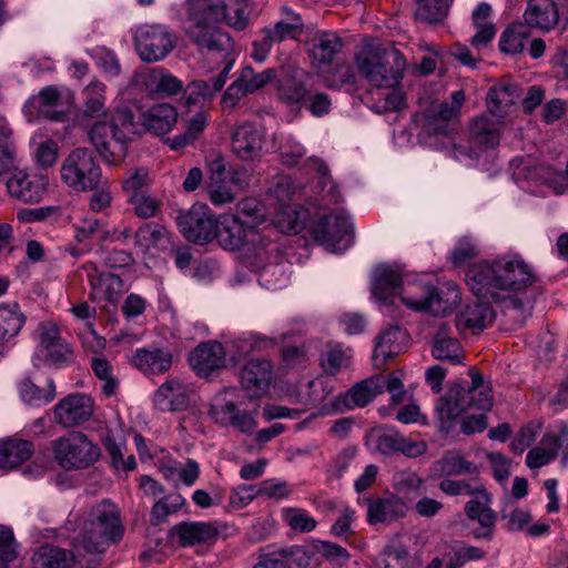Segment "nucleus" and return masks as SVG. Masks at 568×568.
Instances as JSON below:
<instances>
[{"instance_id":"1","label":"nucleus","mask_w":568,"mask_h":568,"mask_svg":"<svg viewBox=\"0 0 568 568\" xmlns=\"http://www.w3.org/2000/svg\"><path fill=\"white\" fill-rule=\"evenodd\" d=\"M174 11L189 41L222 67L219 75L210 81L194 80L185 88V104L203 106L223 89L234 64L233 41L221 30V24L224 22L243 31L248 26V17L242 6L229 11L225 0H185Z\"/></svg>"},{"instance_id":"2","label":"nucleus","mask_w":568,"mask_h":568,"mask_svg":"<svg viewBox=\"0 0 568 568\" xmlns=\"http://www.w3.org/2000/svg\"><path fill=\"white\" fill-rule=\"evenodd\" d=\"M466 283L474 295L514 312L521 323L531 316L541 293L535 267L518 253H505L470 265Z\"/></svg>"},{"instance_id":"3","label":"nucleus","mask_w":568,"mask_h":568,"mask_svg":"<svg viewBox=\"0 0 568 568\" xmlns=\"http://www.w3.org/2000/svg\"><path fill=\"white\" fill-rule=\"evenodd\" d=\"M371 293L390 316H394L390 306L396 296L407 308L435 316L453 312L460 302L457 286L449 285L447 292H439L423 275L404 274L398 265L390 264H379L373 270Z\"/></svg>"},{"instance_id":"4","label":"nucleus","mask_w":568,"mask_h":568,"mask_svg":"<svg viewBox=\"0 0 568 568\" xmlns=\"http://www.w3.org/2000/svg\"><path fill=\"white\" fill-rule=\"evenodd\" d=\"M469 375L470 386L455 383L437 399L435 420L439 432L449 434L454 430L457 419L468 409L489 410L493 407L491 387L484 382L478 372L471 369Z\"/></svg>"},{"instance_id":"5","label":"nucleus","mask_w":568,"mask_h":568,"mask_svg":"<svg viewBox=\"0 0 568 568\" xmlns=\"http://www.w3.org/2000/svg\"><path fill=\"white\" fill-rule=\"evenodd\" d=\"M134 132V116L129 109L123 108L115 110L109 122H95L89 131V138L108 164L118 165L125 159L126 144Z\"/></svg>"},{"instance_id":"6","label":"nucleus","mask_w":568,"mask_h":568,"mask_svg":"<svg viewBox=\"0 0 568 568\" xmlns=\"http://www.w3.org/2000/svg\"><path fill=\"white\" fill-rule=\"evenodd\" d=\"M358 72L378 89H390L403 79L406 61L395 48H378L367 43L355 57Z\"/></svg>"},{"instance_id":"7","label":"nucleus","mask_w":568,"mask_h":568,"mask_svg":"<svg viewBox=\"0 0 568 568\" xmlns=\"http://www.w3.org/2000/svg\"><path fill=\"white\" fill-rule=\"evenodd\" d=\"M81 545L88 552H103L123 534L119 511L114 504L102 501L91 509L82 525Z\"/></svg>"},{"instance_id":"8","label":"nucleus","mask_w":568,"mask_h":568,"mask_svg":"<svg viewBox=\"0 0 568 568\" xmlns=\"http://www.w3.org/2000/svg\"><path fill=\"white\" fill-rule=\"evenodd\" d=\"M62 181L78 192L92 191L102 180L101 168L91 150L77 148L69 153L61 165Z\"/></svg>"},{"instance_id":"9","label":"nucleus","mask_w":568,"mask_h":568,"mask_svg":"<svg viewBox=\"0 0 568 568\" xmlns=\"http://www.w3.org/2000/svg\"><path fill=\"white\" fill-rule=\"evenodd\" d=\"M53 456L64 469H84L100 457V448L81 432H71L53 443Z\"/></svg>"},{"instance_id":"10","label":"nucleus","mask_w":568,"mask_h":568,"mask_svg":"<svg viewBox=\"0 0 568 568\" xmlns=\"http://www.w3.org/2000/svg\"><path fill=\"white\" fill-rule=\"evenodd\" d=\"M297 190V185L288 176L280 178L274 186L273 193L278 201V207L276 209L273 223L282 233H300L308 216L307 211L294 203Z\"/></svg>"},{"instance_id":"11","label":"nucleus","mask_w":568,"mask_h":568,"mask_svg":"<svg viewBox=\"0 0 568 568\" xmlns=\"http://www.w3.org/2000/svg\"><path fill=\"white\" fill-rule=\"evenodd\" d=\"M353 224L345 212H331L321 214L311 225L314 240L327 251L338 253L351 245V231Z\"/></svg>"},{"instance_id":"12","label":"nucleus","mask_w":568,"mask_h":568,"mask_svg":"<svg viewBox=\"0 0 568 568\" xmlns=\"http://www.w3.org/2000/svg\"><path fill=\"white\" fill-rule=\"evenodd\" d=\"M73 356L70 345L60 336L55 324L41 323L38 326V344L33 355V365L49 364L55 367L67 365Z\"/></svg>"},{"instance_id":"13","label":"nucleus","mask_w":568,"mask_h":568,"mask_svg":"<svg viewBox=\"0 0 568 568\" xmlns=\"http://www.w3.org/2000/svg\"><path fill=\"white\" fill-rule=\"evenodd\" d=\"M134 41L138 54L146 62H158L164 59L175 45L174 34L162 24L139 27Z\"/></svg>"},{"instance_id":"14","label":"nucleus","mask_w":568,"mask_h":568,"mask_svg":"<svg viewBox=\"0 0 568 568\" xmlns=\"http://www.w3.org/2000/svg\"><path fill=\"white\" fill-rule=\"evenodd\" d=\"M216 221L207 205L196 203L178 216V226L187 241L204 244L214 239Z\"/></svg>"},{"instance_id":"15","label":"nucleus","mask_w":568,"mask_h":568,"mask_svg":"<svg viewBox=\"0 0 568 568\" xmlns=\"http://www.w3.org/2000/svg\"><path fill=\"white\" fill-rule=\"evenodd\" d=\"M236 215L223 214L216 221L214 239L225 250H240L245 244H256L257 231L254 225H245Z\"/></svg>"},{"instance_id":"16","label":"nucleus","mask_w":568,"mask_h":568,"mask_svg":"<svg viewBox=\"0 0 568 568\" xmlns=\"http://www.w3.org/2000/svg\"><path fill=\"white\" fill-rule=\"evenodd\" d=\"M265 144V130L257 123L243 121L231 131L233 153L243 161H254L262 156Z\"/></svg>"},{"instance_id":"17","label":"nucleus","mask_w":568,"mask_h":568,"mask_svg":"<svg viewBox=\"0 0 568 568\" xmlns=\"http://www.w3.org/2000/svg\"><path fill=\"white\" fill-rule=\"evenodd\" d=\"M382 382L379 377L372 376L356 383L348 392L335 396L329 405H323L322 412L329 414L334 412H345L355 407H365L378 394H382Z\"/></svg>"},{"instance_id":"18","label":"nucleus","mask_w":568,"mask_h":568,"mask_svg":"<svg viewBox=\"0 0 568 568\" xmlns=\"http://www.w3.org/2000/svg\"><path fill=\"white\" fill-rule=\"evenodd\" d=\"M90 285V300L93 302H109L114 304L124 293V284L119 275L100 270L94 263L88 262L83 266Z\"/></svg>"},{"instance_id":"19","label":"nucleus","mask_w":568,"mask_h":568,"mask_svg":"<svg viewBox=\"0 0 568 568\" xmlns=\"http://www.w3.org/2000/svg\"><path fill=\"white\" fill-rule=\"evenodd\" d=\"M511 178L514 182L523 190L532 192V186L538 184H548L556 180L557 173L549 166L538 163L530 156H516L510 163Z\"/></svg>"},{"instance_id":"20","label":"nucleus","mask_w":568,"mask_h":568,"mask_svg":"<svg viewBox=\"0 0 568 568\" xmlns=\"http://www.w3.org/2000/svg\"><path fill=\"white\" fill-rule=\"evenodd\" d=\"M94 412L93 399L85 394H71L53 407V419L68 428L88 422Z\"/></svg>"},{"instance_id":"21","label":"nucleus","mask_w":568,"mask_h":568,"mask_svg":"<svg viewBox=\"0 0 568 568\" xmlns=\"http://www.w3.org/2000/svg\"><path fill=\"white\" fill-rule=\"evenodd\" d=\"M490 495L484 486L480 491L471 496V499L465 505L464 509L467 518L477 521L479 525V527L474 530V537L477 539L489 540L494 535L497 515L490 508Z\"/></svg>"},{"instance_id":"22","label":"nucleus","mask_w":568,"mask_h":568,"mask_svg":"<svg viewBox=\"0 0 568 568\" xmlns=\"http://www.w3.org/2000/svg\"><path fill=\"white\" fill-rule=\"evenodd\" d=\"M209 414L222 426H232L243 434L251 435L257 427V409H241L234 402L212 405Z\"/></svg>"},{"instance_id":"23","label":"nucleus","mask_w":568,"mask_h":568,"mask_svg":"<svg viewBox=\"0 0 568 568\" xmlns=\"http://www.w3.org/2000/svg\"><path fill=\"white\" fill-rule=\"evenodd\" d=\"M464 102V91H454L449 100L427 111L425 130L433 134H448L452 131L449 121L459 115Z\"/></svg>"},{"instance_id":"24","label":"nucleus","mask_w":568,"mask_h":568,"mask_svg":"<svg viewBox=\"0 0 568 568\" xmlns=\"http://www.w3.org/2000/svg\"><path fill=\"white\" fill-rule=\"evenodd\" d=\"M8 174H11L7 181V190L10 196L26 203H36L42 199L45 192L43 181L38 176H30L23 170H19L17 159L14 160V168Z\"/></svg>"},{"instance_id":"25","label":"nucleus","mask_w":568,"mask_h":568,"mask_svg":"<svg viewBox=\"0 0 568 568\" xmlns=\"http://www.w3.org/2000/svg\"><path fill=\"white\" fill-rule=\"evenodd\" d=\"M408 343L407 332L398 325H390L381 331L375 339L373 361L381 367L387 361L402 353Z\"/></svg>"},{"instance_id":"26","label":"nucleus","mask_w":568,"mask_h":568,"mask_svg":"<svg viewBox=\"0 0 568 568\" xmlns=\"http://www.w3.org/2000/svg\"><path fill=\"white\" fill-rule=\"evenodd\" d=\"M365 501L367 506L366 519L371 525H389L404 518L408 510L406 503L396 495L367 498Z\"/></svg>"},{"instance_id":"27","label":"nucleus","mask_w":568,"mask_h":568,"mask_svg":"<svg viewBox=\"0 0 568 568\" xmlns=\"http://www.w3.org/2000/svg\"><path fill=\"white\" fill-rule=\"evenodd\" d=\"M344 47L342 38L333 31H317L308 41V55L316 68L328 65Z\"/></svg>"},{"instance_id":"28","label":"nucleus","mask_w":568,"mask_h":568,"mask_svg":"<svg viewBox=\"0 0 568 568\" xmlns=\"http://www.w3.org/2000/svg\"><path fill=\"white\" fill-rule=\"evenodd\" d=\"M131 364L146 376L162 375L172 367L173 356L169 349L141 347L135 349Z\"/></svg>"},{"instance_id":"29","label":"nucleus","mask_w":568,"mask_h":568,"mask_svg":"<svg viewBox=\"0 0 568 568\" xmlns=\"http://www.w3.org/2000/svg\"><path fill=\"white\" fill-rule=\"evenodd\" d=\"M501 133V120L485 114L474 118L469 123V139L481 154L498 145Z\"/></svg>"},{"instance_id":"30","label":"nucleus","mask_w":568,"mask_h":568,"mask_svg":"<svg viewBox=\"0 0 568 568\" xmlns=\"http://www.w3.org/2000/svg\"><path fill=\"white\" fill-rule=\"evenodd\" d=\"M226 351L219 342H207L199 345L190 355V364L200 376H209L223 367Z\"/></svg>"},{"instance_id":"31","label":"nucleus","mask_w":568,"mask_h":568,"mask_svg":"<svg viewBox=\"0 0 568 568\" xmlns=\"http://www.w3.org/2000/svg\"><path fill=\"white\" fill-rule=\"evenodd\" d=\"M272 374L273 367L270 361L252 358L241 369V384L245 390L258 395L267 389Z\"/></svg>"},{"instance_id":"32","label":"nucleus","mask_w":568,"mask_h":568,"mask_svg":"<svg viewBox=\"0 0 568 568\" xmlns=\"http://www.w3.org/2000/svg\"><path fill=\"white\" fill-rule=\"evenodd\" d=\"M153 402L160 410H184L189 406V388L179 379H168L155 392Z\"/></svg>"},{"instance_id":"33","label":"nucleus","mask_w":568,"mask_h":568,"mask_svg":"<svg viewBox=\"0 0 568 568\" xmlns=\"http://www.w3.org/2000/svg\"><path fill=\"white\" fill-rule=\"evenodd\" d=\"M173 532L183 547H189L214 541L220 535V529L211 521H183L174 526Z\"/></svg>"},{"instance_id":"34","label":"nucleus","mask_w":568,"mask_h":568,"mask_svg":"<svg viewBox=\"0 0 568 568\" xmlns=\"http://www.w3.org/2000/svg\"><path fill=\"white\" fill-rule=\"evenodd\" d=\"M433 356L438 361L462 364L464 349L459 341L452 336L450 327L440 325L433 338Z\"/></svg>"},{"instance_id":"35","label":"nucleus","mask_w":568,"mask_h":568,"mask_svg":"<svg viewBox=\"0 0 568 568\" xmlns=\"http://www.w3.org/2000/svg\"><path fill=\"white\" fill-rule=\"evenodd\" d=\"M525 24L541 30L552 29L559 19L552 0H531L524 14Z\"/></svg>"},{"instance_id":"36","label":"nucleus","mask_w":568,"mask_h":568,"mask_svg":"<svg viewBox=\"0 0 568 568\" xmlns=\"http://www.w3.org/2000/svg\"><path fill=\"white\" fill-rule=\"evenodd\" d=\"M178 121L175 108L168 103L155 104L142 114L148 131L162 135L169 133Z\"/></svg>"},{"instance_id":"37","label":"nucleus","mask_w":568,"mask_h":568,"mask_svg":"<svg viewBox=\"0 0 568 568\" xmlns=\"http://www.w3.org/2000/svg\"><path fill=\"white\" fill-rule=\"evenodd\" d=\"M33 446L28 440L7 439L0 442V476L28 460Z\"/></svg>"},{"instance_id":"38","label":"nucleus","mask_w":568,"mask_h":568,"mask_svg":"<svg viewBox=\"0 0 568 568\" xmlns=\"http://www.w3.org/2000/svg\"><path fill=\"white\" fill-rule=\"evenodd\" d=\"M60 103V93L55 87H47L42 89L38 95L32 97L24 104V112L31 119L44 116L57 120L55 109Z\"/></svg>"},{"instance_id":"39","label":"nucleus","mask_w":568,"mask_h":568,"mask_svg":"<svg viewBox=\"0 0 568 568\" xmlns=\"http://www.w3.org/2000/svg\"><path fill=\"white\" fill-rule=\"evenodd\" d=\"M432 471L445 477L475 475L478 467L475 463L466 460L458 450H448L433 464Z\"/></svg>"},{"instance_id":"40","label":"nucleus","mask_w":568,"mask_h":568,"mask_svg":"<svg viewBox=\"0 0 568 568\" xmlns=\"http://www.w3.org/2000/svg\"><path fill=\"white\" fill-rule=\"evenodd\" d=\"M519 98L517 87L510 83H499L487 93V109L498 118H504Z\"/></svg>"},{"instance_id":"41","label":"nucleus","mask_w":568,"mask_h":568,"mask_svg":"<svg viewBox=\"0 0 568 568\" xmlns=\"http://www.w3.org/2000/svg\"><path fill=\"white\" fill-rule=\"evenodd\" d=\"M494 320V312L487 303H475L468 305L456 321L459 331H484Z\"/></svg>"},{"instance_id":"42","label":"nucleus","mask_w":568,"mask_h":568,"mask_svg":"<svg viewBox=\"0 0 568 568\" xmlns=\"http://www.w3.org/2000/svg\"><path fill=\"white\" fill-rule=\"evenodd\" d=\"M491 11L490 4L481 2L471 13V20L477 31L470 42L476 49L485 48L495 38L496 28L489 20Z\"/></svg>"},{"instance_id":"43","label":"nucleus","mask_w":568,"mask_h":568,"mask_svg":"<svg viewBox=\"0 0 568 568\" xmlns=\"http://www.w3.org/2000/svg\"><path fill=\"white\" fill-rule=\"evenodd\" d=\"M74 562L71 551L51 545L41 546L32 556L34 568H73Z\"/></svg>"},{"instance_id":"44","label":"nucleus","mask_w":568,"mask_h":568,"mask_svg":"<svg viewBox=\"0 0 568 568\" xmlns=\"http://www.w3.org/2000/svg\"><path fill=\"white\" fill-rule=\"evenodd\" d=\"M24 322L26 316L18 304H0V345L16 337Z\"/></svg>"},{"instance_id":"45","label":"nucleus","mask_w":568,"mask_h":568,"mask_svg":"<svg viewBox=\"0 0 568 568\" xmlns=\"http://www.w3.org/2000/svg\"><path fill=\"white\" fill-rule=\"evenodd\" d=\"M104 83L94 80L91 81L83 90L84 109L83 116L87 119H101L106 115Z\"/></svg>"},{"instance_id":"46","label":"nucleus","mask_w":568,"mask_h":568,"mask_svg":"<svg viewBox=\"0 0 568 568\" xmlns=\"http://www.w3.org/2000/svg\"><path fill=\"white\" fill-rule=\"evenodd\" d=\"M19 394L24 404L32 407H40L54 399L55 385L53 379H48L47 387L40 388L32 381L26 378L19 386Z\"/></svg>"},{"instance_id":"47","label":"nucleus","mask_w":568,"mask_h":568,"mask_svg":"<svg viewBox=\"0 0 568 568\" xmlns=\"http://www.w3.org/2000/svg\"><path fill=\"white\" fill-rule=\"evenodd\" d=\"M277 344L274 337L262 336L256 333L244 334L243 336L226 344V352L236 356H244L254 351H264Z\"/></svg>"},{"instance_id":"48","label":"nucleus","mask_w":568,"mask_h":568,"mask_svg":"<svg viewBox=\"0 0 568 568\" xmlns=\"http://www.w3.org/2000/svg\"><path fill=\"white\" fill-rule=\"evenodd\" d=\"M529 38L530 31L527 24L515 22L501 33L499 48L507 54H517L523 52Z\"/></svg>"},{"instance_id":"49","label":"nucleus","mask_w":568,"mask_h":568,"mask_svg":"<svg viewBox=\"0 0 568 568\" xmlns=\"http://www.w3.org/2000/svg\"><path fill=\"white\" fill-rule=\"evenodd\" d=\"M236 192L223 178L222 169H213L209 182V197L214 205H224L235 200Z\"/></svg>"},{"instance_id":"50","label":"nucleus","mask_w":568,"mask_h":568,"mask_svg":"<svg viewBox=\"0 0 568 568\" xmlns=\"http://www.w3.org/2000/svg\"><path fill=\"white\" fill-rule=\"evenodd\" d=\"M400 434L394 428L372 430L367 436V444L382 455L398 453Z\"/></svg>"},{"instance_id":"51","label":"nucleus","mask_w":568,"mask_h":568,"mask_svg":"<svg viewBox=\"0 0 568 568\" xmlns=\"http://www.w3.org/2000/svg\"><path fill=\"white\" fill-rule=\"evenodd\" d=\"M16 143L6 120H0V178L14 168Z\"/></svg>"},{"instance_id":"52","label":"nucleus","mask_w":568,"mask_h":568,"mask_svg":"<svg viewBox=\"0 0 568 568\" xmlns=\"http://www.w3.org/2000/svg\"><path fill=\"white\" fill-rule=\"evenodd\" d=\"M186 503L181 494H170L159 499L151 510V523L160 525L170 515L178 513Z\"/></svg>"},{"instance_id":"53","label":"nucleus","mask_w":568,"mask_h":568,"mask_svg":"<svg viewBox=\"0 0 568 568\" xmlns=\"http://www.w3.org/2000/svg\"><path fill=\"white\" fill-rule=\"evenodd\" d=\"M91 368L97 378L102 382V392L105 396L110 397L115 395L119 381L113 374L112 365L104 357H92L91 358Z\"/></svg>"},{"instance_id":"54","label":"nucleus","mask_w":568,"mask_h":568,"mask_svg":"<svg viewBox=\"0 0 568 568\" xmlns=\"http://www.w3.org/2000/svg\"><path fill=\"white\" fill-rule=\"evenodd\" d=\"M307 91L303 83L285 78L280 80L277 85V95L281 101L290 106H302L305 101Z\"/></svg>"},{"instance_id":"55","label":"nucleus","mask_w":568,"mask_h":568,"mask_svg":"<svg viewBox=\"0 0 568 568\" xmlns=\"http://www.w3.org/2000/svg\"><path fill=\"white\" fill-rule=\"evenodd\" d=\"M165 234L164 226L153 222L144 223L134 233V244L141 250H149L156 246Z\"/></svg>"},{"instance_id":"56","label":"nucleus","mask_w":568,"mask_h":568,"mask_svg":"<svg viewBox=\"0 0 568 568\" xmlns=\"http://www.w3.org/2000/svg\"><path fill=\"white\" fill-rule=\"evenodd\" d=\"M416 14L419 19L435 23L442 21L448 13L453 0H417Z\"/></svg>"},{"instance_id":"57","label":"nucleus","mask_w":568,"mask_h":568,"mask_svg":"<svg viewBox=\"0 0 568 568\" xmlns=\"http://www.w3.org/2000/svg\"><path fill=\"white\" fill-rule=\"evenodd\" d=\"M290 17L287 20L277 21L273 27H267L277 43L294 39L303 30V21L298 14L287 10Z\"/></svg>"},{"instance_id":"58","label":"nucleus","mask_w":568,"mask_h":568,"mask_svg":"<svg viewBox=\"0 0 568 568\" xmlns=\"http://www.w3.org/2000/svg\"><path fill=\"white\" fill-rule=\"evenodd\" d=\"M282 517L295 531L310 532L316 527V520L306 510L300 508H284Z\"/></svg>"},{"instance_id":"59","label":"nucleus","mask_w":568,"mask_h":568,"mask_svg":"<svg viewBox=\"0 0 568 568\" xmlns=\"http://www.w3.org/2000/svg\"><path fill=\"white\" fill-rule=\"evenodd\" d=\"M483 487L484 484L477 478L468 480L444 479L439 484V489L448 496H474L476 493H479Z\"/></svg>"},{"instance_id":"60","label":"nucleus","mask_w":568,"mask_h":568,"mask_svg":"<svg viewBox=\"0 0 568 568\" xmlns=\"http://www.w3.org/2000/svg\"><path fill=\"white\" fill-rule=\"evenodd\" d=\"M31 142L34 146V156L39 165L48 168L57 161L58 144L53 140H41V136L36 134L32 136Z\"/></svg>"},{"instance_id":"61","label":"nucleus","mask_w":568,"mask_h":568,"mask_svg":"<svg viewBox=\"0 0 568 568\" xmlns=\"http://www.w3.org/2000/svg\"><path fill=\"white\" fill-rule=\"evenodd\" d=\"M274 75V69H266L257 73L252 67H245L241 70L239 79L247 88L248 93L252 94L267 84Z\"/></svg>"},{"instance_id":"62","label":"nucleus","mask_w":568,"mask_h":568,"mask_svg":"<svg viewBox=\"0 0 568 568\" xmlns=\"http://www.w3.org/2000/svg\"><path fill=\"white\" fill-rule=\"evenodd\" d=\"M351 357V349L336 345L327 351L323 367L327 374L335 375L349 365Z\"/></svg>"},{"instance_id":"63","label":"nucleus","mask_w":568,"mask_h":568,"mask_svg":"<svg viewBox=\"0 0 568 568\" xmlns=\"http://www.w3.org/2000/svg\"><path fill=\"white\" fill-rule=\"evenodd\" d=\"M282 161L287 166H293L306 154L305 148L292 135L282 136L278 146Z\"/></svg>"},{"instance_id":"64","label":"nucleus","mask_w":568,"mask_h":568,"mask_svg":"<svg viewBox=\"0 0 568 568\" xmlns=\"http://www.w3.org/2000/svg\"><path fill=\"white\" fill-rule=\"evenodd\" d=\"M479 254L476 241L470 236L462 237L450 253L452 263L460 266Z\"/></svg>"}]
</instances>
